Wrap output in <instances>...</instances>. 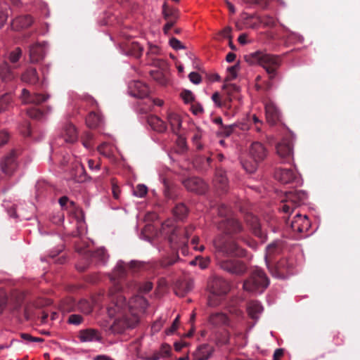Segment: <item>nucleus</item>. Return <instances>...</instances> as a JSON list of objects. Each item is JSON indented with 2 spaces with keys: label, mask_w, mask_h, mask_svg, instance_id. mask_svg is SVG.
<instances>
[{
  "label": "nucleus",
  "mask_w": 360,
  "mask_h": 360,
  "mask_svg": "<svg viewBox=\"0 0 360 360\" xmlns=\"http://www.w3.org/2000/svg\"><path fill=\"white\" fill-rule=\"evenodd\" d=\"M100 122V116L94 112H89L86 118V123L89 128H95L98 127Z\"/></svg>",
  "instance_id": "4c0bfd02"
},
{
  "label": "nucleus",
  "mask_w": 360,
  "mask_h": 360,
  "mask_svg": "<svg viewBox=\"0 0 360 360\" xmlns=\"http://www.w3.org/2000/svg\"><path fill=\"white\" fill-rule=\"evenodd\" d=\"M21 56L22 49L17 47L9 53L8 60L11 63H15L19 60Z\"/></svg>",
  "instance_id": "37998d69"
},
{
  "label": "nucleus",
  "mask_w": 360,
  "mask_h": 360,
  "mask_svg": "<svg viewBox=\"0 0 360 360\" xmlns=\"http://www.w3.org/2000/svg\"><path fill=\"white\" fill-rule=\"evenodd\" d=\"M214 183L217 189L222 192L226 191L228 188V179L225 172L221 169L217 170Z\"/></svg>",
  "instance_id": "c756f323"
},
{
  "label": "nucleus",
  "mask_w": 360,
  "mask_h": 360,
  "mask_svg": "<svg viewBox=\"0 0 360 360\" xmlns=\"http://www.w3.org/2000/svg\"><path fill=\"white\" fill-rule=\"evenodd\" d=\"M27 115L33 119L39 120L43 117L44 112L36 108H31L27 110Z\"/></svg>",
  "instance_id": "de8ad7c7"
},
{
  "label": "nucleus",
  "mask_w": 360,
  "mask_h": 360,
  "mask_svg": "<svg viewBox=\"0 0 360 360\" xmlns=\"http://www.w3.org/2000/svg\"><path fill=\"white\" fill-rule=\"evenodd\" d=\"M12 101L11 94H5L0 98V112L8 109Z\"/></svg>",
  "instance_id": "a19ab883"
},
{
  "label": "nucleus",
  "mask_w": 360,
  "mask_h": 360,
  "mask_svg": "<svg viewBox=\"0 0 360 360\" xmlns=\"http://www.w3.org/2000/svg\"><path fill=\"white\" fill-rule=\"evenodd\" d=\"M214 352L212 346L208 344L200 345L193 353V360H207Z\"/></svg>",
  "instance_id": "a878e982"
},
{
  "label": "nucleus",
  "mask_w": 360,
  "mask_h": 360,
  "mask_svg": "<svg viewBox=\"0 0 360 360\" xmlns=\"http://www.w3.org/2000/svg\"><path fill=\"white\" fill-rule=\"evenodd\" d=\"M208 322L214 328L229 326L230 320L227 315L223 312H214L210 315Z\"/></svg>",
  "instance_id": "412c9836"
},
{
  "label": "nucleus",
  "mask_w": 360,
  "mask_h": 360,
  "mask_svg": "<svg viewBox=\"0 0 360 360\" xmlns=\"http://www.w3.org/2000/svg\"><path fill=\"white\" fill-rule=\"evenodd\" d=\"M153 288V283L150 281H147L140 286V290L142 292L147 293L150 291Z\"/></svg>",
  "instance_id": "338daca9"
},
{
  "label": "nucleus",
  "mask_w": 360,
  "mask_h": 360,
  "mask_svg": "<svg viewBox=\"0 0 360 360\" xmlns=\"http://www.w3.org/2000/svg\"><path fill=\"white\" fill-rule=\"evenodd\" d=\"M83 316L79 314H71L68 317V322L70 324L78 326L83 322Z\"/></svg>",
  "instance_id": "864d4df0"
},
{
  "label": "nucleus",
  "mask_w": 360,
  "mask_h": 360,
  "mask_svg": "<svg viewBox=\"0 0 360 360\" xmlns=\"http://www.w3.org/2000/svg\"><path fill=\"white\" fill-rule=\"evenodd\" d=\"M239 68L238 64L231 66L228 68V75L226 78V81H230L234 79L237 77V71Z\"/></svg>",
  "instance_id": "603ef678"
},
{
  "label": "nucleus",
  "mask_w": 360,
  "mask_h": 360,
  "mask_svg": "<svg viewBox=\"0 0 360 360\" xmlns=\"http://www.w3.org/2000/svg\"><path fill=\"white\" fill-rule=\"evenodd\" d=\"M193 281L189 280L182 282L179 284V286L176 290V294L179 296H184L193 288Z\"/></svg>",
  "instance_id": "e433bc0d"
},
{
  "label": "nucleus",
  "mask_w": 360,
  "mask_h": 360,
  "mask_svg": "<svg viewBox=\"0 0 360 360\" xmlns=\"http://www.w3.org/2000/svg\"><path fill=\"white\" fill-rule=\"evenodd\" d=\"M21 80L27 84L34 85L39 82V77L36 68H28L21 75Z\"/></svg>",
  "instance_id": "c85d7f7f"
},
{
  "label": "nucleus",
  "mask_w": 360,
  "mask_h": 360,
  "mask_svg": "<svg viewBox=\"0 0 360 360\" xmlns=\"http://www.w3.org/2000/svg\"><path fill=\"white\" fill-rule=\"evenodd\" d=\"M30 61L37 63L42 60L45 56V46L44 44L37 43L30 46Z\"/></svg>",
  "instance_id": "aec40b11"
},
{
  "label": "nucleus",
  "mask_w": 360,
  "mask_h": 360,
  "mask_svg": "<svg viewBox=\"0 0 360 360\" xmlns=\"http://www.w3.org/2000/svg\"><path fill=\"white\" fill-rule=\"evenodd\" d=\"M168 122L171 125L172 131L174 133H177L181 126L180 117L176 113H169L168 115Z\"/></svg>",
  "instance_id": "c9c22d12"
},
{
  "label": "nucleus",
  "mask_w": 360,
  "mask_h": 360,
  "mask_svg": "<svg viewBox=\"0 0 360 360\" xmlns=\"http://www.w3.org/2000/svg\"><path fill=\"white\" fill-rule=\"evenodd\" d=\"M224 89L226 91L227 96L225 98L230 105V103L232 101V98H236L237 97V94L239 92V87L233 84H228L224 86Z\"/></svg>",
  "instance_id": "72a5a7b5"
},
{
  "label": "nucleus",
  "mask_w": 360,
  "mask_h": 360,
  "mask_svg": "<svg viewBox=\"0 0 360 360\" xmlns=\"http://www.w3.org/2000/svg\"><path fill=\"white\" fill-rule=\"evenodd\" d=\"M249 153L253 160L260 162L266 157L267 151L262 143L254 142L250 146Z\"/></svg>",
  "instance_id": "a211bd4d"
},
{
  "label": "nucleus",
  "mask_w": 360,
  "mask_h": 360,
  "mask_svg": "<svg viewBox=\"0 0 360 360\" xmlns=\"http://www.w3.org/2000/svg\"><path fill=\"white\" fill-rule=\"evenodd\" d=\"M262 310L263 307L258 301L252 300L248 303V314L252 319H258L259 314L262 313Z\"/></svg>",
  "instance_id": "7c9ffc66"
},
{
  "label": "nucleus",
  "mask_w": 360,
  "mask_h": 360,
  "mask_svg": "<svg viewBox=\"0 0 360 360\" xmlns=\"http://www.w3.org/2000/svg\"><path fill=\"white\" fill-rule=\"evenodd\" d=\"M284 354V349H276L274 353L273 360H281Z\"/></svg>",
  "instance_id": "774afa93"
},
{
  "label": "nucleus",
  "mask_w": 360,
  "mask_h": 360,
  "mask_svg": "<svg viewBox=\"0 0 360 360\" xmlns=\"http://www.w3.org/2000/svg\"><path fill=\"white\" fill-rule=\"evenodd\" d=\"M33 23V19L30 15H23L16 17L11 22L12 29L20 31L28 28Z\"/></svg>",
  "instance_id": "b1692460"
},
{
  "label": "nucleus",
  "mask_w": 360,
  "mask_h": 360,
  "mask_svg": "<svg viewBox=\"0 0 360 360\" xmlns=\"http://www.w3.org/2000/svg\"><path fill=\"white\" fill-rule=\"evenodd\" d=\"M269 280L260 269H254L243 282V289L248 292H262L269 285Z\"/></svg>",
  "instance_id": "423d86ee"
},
{
  "label": "nucleus",
  "mask_w": 360,
  "mask_h": 360,
  "mask_svg": "<svg viewBox=\"0 0 360 360\" xmlns=\"http://www.w3.org/2000/svg\"><path fill=\"white\" fill-rule=\"evenodd\" d=\"M150 75L153 77V78L158 81L160 84H165L166 79L161 72L158 70L151 71Z\"/></svg>",
  "instance_id": "5fc2aeb1"
},
{
  "label": "nucleus",
  "mask_w": 360,
  "mask_h": 360,
  "mask_svg": "<svg viewBox=\"0 0 360 360\" xmlns=\"http://www.w3.org/2000/svg\"><path fill=\"white\" fill-rule=\"evenodd\" d=\"M212 99L215 103V104L219 107L224 106V107L230 108V106L226 101V98H224L223 101H221V96L218 92H215L214 94H213V95L212 96Z\"/></svg>",
  "instance_id": "8fccbe9b"
},
{
  "label": "nucleus",
  "mask_w": 360,
  "mask_h": 360,
  "mask_svg": "<svg viewBox=\"0 0 360 360\" xmlns=\"http://www.w3.org/2000/svg\"><path fill=\"white\" fill-rule=\"evenodd\" d=\"M307 198V193L302 190L286 191L285 198L281 200L280 209L284 213H291L297 207L304 204Z\"/></svg>",
  "instance_id": "0eeeda50"
},
{
  "label": "nucleus",
  "mask_w": 360,
  "mask_h": 360,
  "mask_svg": "<svg viewBox=\"0 0 360 360\" xmlns=\"http://www.w3.org/2000/svg\"><path fill=\"white\" fill-rule=\"evenodd\" d=\"M181 96L182 99L186 103H191L194 101V95L189 90H184L181 92Z\"/></svg>",
  "instance_id": "6e6d98bb"
},
{
  "label": "nucleus",
  "mask_w": 360,
  "mask_h": 360,
  "mask_svg": "<svg viewBox=\"0 0 360 360\" xmlns=\"http://www.w3.org/2000/svg\"><path fill=\"white\" fill-rule=\"evenodd\" d=\"M129 93L134 97L143 98L148 96L149 89L146 84L134 81L129 84Z\"/></svg>",
  "instance_id": "f3484780"
},
{
  "label": "nucleus",
  "mask_w": 360,
  "mask_h": 360,
  "mask_svg": "<svg viewBox=\"0 0 360 360\" xmlns=\"http://www.w3.org/2000/svg\"><path fill=\"white\" fill-rule=\"evenodd\" d=\"M174 214L179 219L186 216L188 210L184 204H178L173 210Z\"/></svg>",
  "instance_id": "79ce46f5"
},
{
  "label": "nucleus",
  "mask_w": 360,
  "mask_h": 360,
  "mask_svg": "<svg viewBox=\"0 0 360 360\" xmlns=\"http://www.w3.org/2000/svg\"><path fill=\"white\" fill-rule=\"evenodd\" d=\"M120 45L122 51L126 55L131 56L135 58H139L142 55L143 47L135 41L126 40L121 41Z\"/></svg>",
  "instance_id": "ddd939ff"
},
{
  "label": "nucleus",
  "mask_w": 360,
  "mask_h": 360,
  "mask_svg": "<svg viewBox=\"0 0 360 360\" xmlns=\"http://www.w3.org/2000/svg\"><path fill=\"white\" fill-rule=\"evenodd\" d=\"M147 122L152 129L158 132H164L167 129L165 123L158 116L150 115L148 117Z\"/></svg>",
  "instance_id": "2f4dec72"
},
{
  "label": "nucleus",
  "mask_w": 360,
  "mask_h": 360,
  "mask_svg": "<svg viewBox=\"0 0 360 360\" xmlns=\"http://www.w3.org/2000/svg\"><path fill=\"white\" fill-rule=\"evenodd\" d=\"M265 112L266 121L269 124L274 125L280 120V112L272 102L266 104Z\"/></svg>",
  "instance_id": "4be33fe9"
},
{
  "label": "nucleus",
  "mask_w": 360,
  "mask_h": 360,
  "mask_svg": "<svg viewBox=\"0 0 360 360\" xmlns=\"http://www.w3.org/2000/svg\"><path fill=\"white\" fill-rule=\"evenodd\" d=\"M143 266V264L138 261L125 263L120 260L110 276L115 286L110 290L111 303L107 309L109 316L115 319L112 326L115 332L122 333L127 328H134L139 321V313L144 312L148 307V301L141 295L133 297L127 303L126 298L120 292L122 285L119 281L126 276L128 271L135 273Z\"/></svg>",
  "instance_id": "f257e3e1"
},
{
  "label": "nucleus",
  "mask_w": 360,
  "mask_h": 360,
  "mask_svg": "<svg viewBox=\"0 0 360 360\" xmlns=\"http://www.w3.org/2000/svg\"><path fill=\"white\" fill-rule=\"evenodd\" d=\"M169 44L175 50L185 49V46L181 44V42L174 37L170 39Z\"/></svg>",
  "instance_id": "bf43d9fd"
},
{
  "label": "nucleus",
  "mask_w": 360,
  "mask_h": 360,
  "mask_svg": "<svg viewBox=\"0 0 360 360\" xmlns=\"http://www.w3.org/2000/svg\"><path fill=\"white\" fill-rule=\"evenodd\" d=\"M172 348L168 344H162L160 349V352L163 356H169L171 355Z\"/></svg>",
  "instance_id": "0e129e2a"
},
{
  "label": "nucleus",
  "mask_w": 360,
  "mask_h": 360,
  "mask_svg": "<svg viewBox=\"0 0 360 360\" xmlns=\"http://www.w3.org/2000/svg\"><path fill=\"white\" fill-rule=\"evenodd\" d=\"M210 295L208 297V305L217 307L220 304L222 297L226 295L229 290V283L223 278L217 276H213L209 282Z\"/></svg>",
  "instance_id": "39448f33"
},
{
  "label": "nucleus",
  "mask_w": 360,
  "mask_h": 360,
  "mask_svg": "<svg viewBox=\"0 0 360 360\" xmlns=\"http://www.w3.org/2000/svg\"><path fill=\"white\" fill-rule=\"evenodd\" d=\"M77 310L85 314H89L92 311V305L90 302L86 300H82L77 304Z\"/></svg>",
  "instance_id": "58836bf2"
},
{
  "label": "nucleus",
  "mask_w": 360,
  "mask_h": 360,
  "mask_svg": "<svg viewBox=\"0 0 360 360\" xmlns=\"http://www.w3.org/2000/svg\"><path fill=\"white\" fill-rule=\"evenodd\" d=\"M236 124L223 125L219 129V133L224 136H229L236 128Z\"/></svg>",
  "instance_id": "09e8293b"
},
{
  "label": "nucleus",
  "mask_w": 360,
  "mask_h": 360,
  "mask_svg": "<svg viewBox=\"0 0 360 360\" xmlns=\"http://www.w3.org/2000/svg\"><path fill=\"white\" fill-rule=\"evenodd\" d=\"M59 139H63L66 143H74L77 140V132L75 126L71 123L66 124L63 129L62 136Z\"/></svg>",
  "instance_id": "cd10ccee"
},
{
  "label": "nucleus",
  "mask_w": 360,
  "mask_h": 360,
  "mask_svg": "<svg viewBox=\"0 0 360 360\" xmlns=\"http://www.w3.org/2000/svg\"><path fill=\"white\" fill-rule=\"evenodd\" d=\"M177 240H178V243H169L171 245V248L173 250H177V249L180 248L181 253L183 255H186L187 252V243L184 245L181 243V239H177Z\"/></svg>",
  "instance_id": "4d7b16f0"
},
{
  "label": "nucleus",
  "mask_w": 360,
  "mask_h": 360,
  "mask_svg": "<svg viewBox=\"0 0 360 360\" xmlns=\"http://www.w3.org/2000/svg\"><path fill=\"white\" fill-rule=\"evenodd\" d=\"M183 184L188 191L198 194H202L207 190V186L205 183L201 179L198 177H191L186 179L183 181Z\"/></svg>",
  "instance_id": "4468645a"
},
{
  "label": "nucleus",
  "mask_w": 360,
  "mask_h": 360,
  "mask_svg": "<svg viewBox=\"0 0 360 360\" xmlns=\"http://www.w3.org/2000/svg\"><path fill=\"white\" fill-rule=\"evenodd\" d=\"M217 210L218 215L221 218V219L232 217V213L230 208L228 207L225 204L221 203L218 205Z\"/></svg>",
  "instance_id": "ea45409f"
},
{
  "label": "nucleus",
  "mask_w": 360,
  "mask_h": 360,
  "mask_svg": "<svg viewBox=\"0 0 360 360\" xmlns=\"http://www.w3.org/2000/svg\"><path fill=\"white\" fill-rule=\"evenodd\" d=\"M50 96L47 94L34 93L31 94L30 91L23 89L21 91L20 98L23 104L39 105L46 102Z\"/></svg>",
  "instance_id": "9b49d317"
},
{
  "label": "nucleus",
  "mask_w": 360,
  "mask_h": 360,
  "mask_svg": "<svg viewBox=\"0 0 360 360\" xmlns=\"http://www.w3.org/2000/svg\"><path fill=\"white\" fill-rule=\"evenodd\" d=\"M248 4L257 5L262 8L267 6L270 0H244Z\"/></svg>",
  "instance_id": "680f3d73"
},
{
  "label": "nucleus",
  "mask_w": 360,
  "mask_h": 360,
  "mask_svg": "<svg viewBox=\"0 0 360 360\" xmlns=\"http://www.w3.org/2000/svg\"><path fill=\"white\" fill-rule=\"evenodd\" d=\"M200 137H201V136L199 133L195 134L193 137V142L196 149L198 150H202L203 148V146L200 142Z\"/></svg>",
  "instance_id": "69168bd1"
},
{
  "label": "nucleus",
  "mask_w": 360,
  "mask_h": 360,
  "mask_svg": "<svg viewBox=\"0 0 360 360\" xmlns=\"http://www.w3.org/2000/svg\"><path fill=\"white\" fill-rule=\"evenodd\" d=\"M162 14L165 20L176 21L179 15L178 11L176 8L169 7L167 4H164L162 6Z\"/></svg>",
  "instance_id": "473e14b6"
},
{
  "label": "nucleus",
  "mask_w": 360,
  "mask_h": 360,
  "mask_svg": "<svg viewBox=\"0 0 360 360\" xmlns=\"http://www.w3.org/2000/svg\"><path fill=\"white\" fill-rule=\"evenodd\" d=\"M276 248V246L274 244H271L267 247L266 255L265 256L266 264L269 272L273 276L284 279L287 278L288 275L292 274L295 267V261L292 258H283L276 264L271 263L269 257Z\"/></svg>",
  "instance_id": "7ed1b4c3"
},
{
  "label": "nucleus",
  "mask_w": 360,
  "mask_h": 360,
  "mask_svg": "<svg viewBox=\"0 0 360 360\" xmlns=\"http://www.w3.org/2000/svg\"><path fill=\"white\" fill-rule=\"evenodd\" d=\"M290 227L293 231L304 233L309 230L310 222L306 215L302 216L300 214H296L290 222Z\"/></svg>",
  "instance_id": "2eb2a0df"
},
{
  "label": "nucleus",
  "mask_w": 360,
  "mask_h": 360,
  "mask_svg": "<svg viewBox=\"0 0 360 360\" xmlns=\"http://www.w3.org/2000/svg\"><path fill=\"white\" fill-rule=\"evenodd\" d=\"M179 257L178 255L169 257L163 258L160 261V265L163 268L168 267L174 264L179 259Z\"/></svg>",
  "instance_id": "a18cd8bd"
},
{
  "label": "nucleus",
  "mask_w": 360,
  "mask_h": 360,
  "mask_svg": "<svg viewBox=\"0 0 360 360\" xmlns=\"http://www.w3.org/2000/svg\"><path fill=\"white\" fill-rule=\"evenodd\" d=\"M275 176L284 184L299 181L298 176L292 169H279L276 172Z\"/></svg>",
  "instance_id": "dca6fc26"
},
{
  "label": "nucleus",
  "mask_w": 360,
  "mask_h": 360,
  "mask_svg": "<svg viewBox=\"0 0 360 360\" xmlns=\"http://www.w3.org/2000/svg\"><path fill=\"white\" fill-rule=\"evenodd\" d=\"M0 77L4 82L10 81L14 77L11 67L6 62L0 65Z\"/></svg>",
  "instance_id": "f704fd0d"
},
{
  "label": "nucleus",
  "mask_w": 360,
  "mask_h": 360,
  "mask_svg": "<svg viewBox=\"0 0 360 360\" xmlns=\"http://www.w3.org/2000/svg\"><path fill=\"white\" fill-rule=\"evenodd\" d=\"M190 81L195 84H198L201 82L202 78L201 76L196 72H192L188 75Z\"/></svg>",
  "instance_id": "e2e57ef3"
},
{
  "label": "nucleus",
  "mask_w": 360,
  "mask_h": 360,
  "mask_svg": "<svg viewBox=\"0 0 360 360\" xmlns=\"http://www.w3.org/2000/svg\"><path fill=\"white\" fill-rule=\"evenodd\" d=\"M0 168L6 176H11L14 174L18 168L16 150H12L2 158Z\"/></svg>",
  "instance_id": "9d476101"
},
{
  "label": "nucleus",
  "mask_w": 360,
  "mask_h": 360,
  "mask_svg": "<svg viewBox=\"0 0 360 360\" xmlns=\"http://www.w3.org/2000/svg\"><path fill=\"white\" fill-rule=\"evenodd\" d=\"M93 134L91 132H86L83 138L82 143L86 148H89L92 146Z\"/></svg>",
  "instance_id": "13d9d810"
},
{
  "label": "nucleus",
  "mask_w": 360,
  "mask_h": 360,
  "mask_svg": "<svg viewBox=\"0 0 360 360\" xmlns=\"http://www.w3.org/2000/svg\"><path fill=\"white\" fill-rule=\"evenodd\" d=\"M194 229L195 227L192 225L185 228L184 229H173L169 236V243H178L177 239H181V243L185 245L188 243V238Z\"/></svg>",
  "instance_id": "f8f14e48"
},
{
  "label": "nucleus",
  "mask_w": 360,
  "mask_h": 360,
  "mask_svg": "<svg viewBox=\"0 0 360 360\" xmlns=\"http://www.w3.org/2000/svg\"><path fill=\"white\" fill-rule=\"evenodd\" d=\"M78 338L82 342L100 341L101 340V335L98 330L93 328L81 330L79 332Z\"/></svg>",
  "instance_id": "393cba45"
},
{
  "label": "nucleus",
  "mask_w": 360,
  "mask_h": 360,
  "mask_svg": "<svg viewBox=\"0 0 360 360\" xmlns=\"http://www.w3.org/2000/svg\"><path fill=\"white\" fill-rule=\"evenodd\" d=\"M133 192H134V195L139 197V198H143L146 195V193L148 192V188L143 184H139L134 189Z\"/></svg>",
  "instance_id": "3c124183"
},
{
  "label": "nucleus",
  "mask_w": 360,
  "mask_h": 360,
  "mask_svg": "<svg viewBox=\"0 0 360 360\" xmlns=\"http://www.w3.org/2000/svg\"><path fill=\"white\" fill-rule=\"evenodd\" d=\"M213 245L215 251L222 256L244 257L246 255V250L227 236H217L213 240Z\"/></svg>",
  "instance_id": "20e7f679"
},
{
  "label": "nucleus",
  "mask_w": 360,
  "mask_h": 360,
  "mask_svg": "<svg viewBox=\"0 0 360 360\" xmlns=\"http://www.w3.org/2000/svg\"><path fill=\"white\" fill-rule=\"evenodd\" d=\"M245 59L251 65L258 64L261 65L268 73L271 80L276 77V71L282 63L280 56L272 55L260 51L246 55Z\"/></svg>",
  "instance_id": "f03ea898"
},
{
  "label": "nucleus",
  "mask_w": 360,
  "mask_h": 360,
  "mask_svg": "<svg viewBox=\"0 0 360 360\" xmlns=\"http://www.w3.org/2000/svg\"><path fill=\"white\" fill-rule=\"evenodd\" d=\"M259 162L253 160V162H250L245 160L242 162L243 167L244 169L248 173H253L256 171Z\"/></svg>",
  "instance_id": "c03bdc74"
},
{
  "label": "nucleus",
  "mask_w": 360,
  "mask_h": 360,
  "mask_svg": "<svg viewBox=\"0 0 360 360\" xmlns=\"http://www.w3.org/2000/svg\"><path fill=\"white\" fill-rule=\"evenodd\" d=\"M179 324V316H177L176 319L174 320L172 326L166 330L167 335L173 334L176 330L178 328Z\"/></svg>",
  "instance_id": "052dcab7"
},
{
  "label": "nucleus",
  "mask_w": 360,
  "mask_h": 360,
  "mask_svg": "<svg viewBox=\"0 0 360 360\" xmlns=\"http://www.w3.org/2000/svg\"><path fill=\"white\" fill-rule=\"evenodd\" d=\"M217 227L226 236L238 234L243 230L241 223L233 216L217 222Z\"/></svg>",
  "instance_id": "1a4fd4ad"
},
{
  "label": "nucleus",
  "mask_w": 360,
  "mask_h": 360,
  "mask_svg": "<svg viewBox=\"0 0 360 360\" xmlns=\"http://www.w3.org/2000/svg\"><path fill=\"white\" fill-rule=\"evenodd\" d=\"M218 265L224 271L238 276L245 274L248 270V267L244 262L235 259L219 260Z\"/></svg>",
  "instance_id": "6e6552de"
},
{
  "label": "nucleus",
  "mask_w": 360,
  "mask_h": 360,
  "mask_svg": "<svg viewBox=\"0 0 360 360\" xmlns=\"http://www.w3.org/2000/svg\"><path fill=\"white\" fill-rule=\"evenodd\" d=\"M259 22L266 27H274L276 25L274 18L269 15H264L258 18Z\"/></svg>",
  "instance_id": "49530a36"
},
{
  "label": "nucleus",
  "mask_w": 360,
  "mask_h": 360,
  "mask_svg": "<svg viewBox=\"0 0 360 360\" xmlns=\"http://www.w3.org/2000/svg\"><path fill=\"white\" fill-rule=\"evenodd\" d=\"M84 257L86 259H95L102 264H105L108 258V255L103 248H100L94 252L90 250H84Z\"/></svg>",
  "instance_id": "bb28decb"
},
{
  "label": "nucleus",
  "mask_w": 360,
  "mask_h": 360,
  "mask_svg": "<svg viewBox=\"0 0 360 360\" xmlns=\"http://www.w3.org/2000/svg\"><path fill=\"white\" fill-rule=\"evenodd\" d=\"M276 152L284 162H289L292 159V146L290 141H283L276 146Z\"/></svg>",
  "instance_id": "6ab92c4d"
},
{
  "label": "nucleus",
  "mask_w": 360,
  "mask_h": 360,
  "mask_svg": "<svg viewBox=\"0 0 360 360\" xmlns=\"http://www.w3.org/2000/svg\"><path fill=\"white\" fill-rule=\"evenodd\" d=\"M245 220L255 236L261 238L262 240L265 238L266 235L261 229V225L257 217L252 214H248L247 215Z\"/></svg>",
  "instance_id": "5701e85b"
}]
</instances>
